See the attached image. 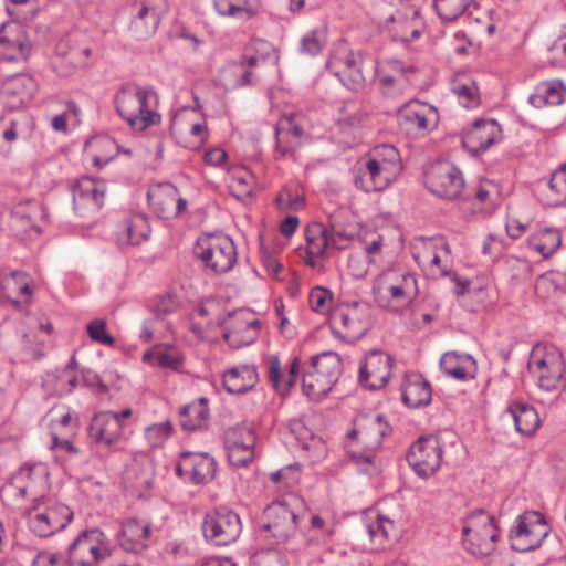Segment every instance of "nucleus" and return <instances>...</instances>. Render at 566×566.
Wrapping results in <instances>:
<instances>
[{
	"label": "nucleus",
	"instance_id": "bb28decb",
	"mask_svg": "<svg viewBox=\"0 0 566 566\" xmlns=\"http://www.w3.org/2000/svg\"><path fill=\"white\" fill-rule=\"evenodd\" d=\"M256 368L252 365H241L226 371L222 377L224 389L232 395H242L251 390L258 382Z\"/></svg>",
	"mask_w": 566,
	"mask_h": 566
},
{
	"label": "nucleus",
	"instance_id": "393cba45",
	"mask_svg": "<svg viewBox=\"0 0 566 566\" xmlns=\"http://www.w3.org/2000/svg\"><path fill=\"white\" fill-rule=\"evenodd\" d=\"M395 273L387 272L382 274L384 289L388 292L390 300L400 304L409 305L418 296L417 279L411 273H402L395 282H391V276Z\"/></svg>",
	"mask_w": 566,
	"mask_h": 566
},
{
	"label": "nucleus",
	"instance_id": "e2e57ef3",
	"mask_svg": "<svg viewBox=\"0 0 566 566\" xmlns=\"http://www.w3.org/2000/svg\"><path fill=\"white\" fill-rule=\"evenodd\" d=\"M90 338L98 344L114 346L115 339L106 331V322L103 319H93L86 326Z\"/></svg>",
	"mask_w": 566,
	"mask_h": 566
},
{
	"label": "nucleus",
	"instance_id": "20e7f679",
	"mask_svg": "<svg viewBox=\"0 0 566 566\" xmlns=\"http://www.w3.org/2000/svg\"><path fill=\"white\" fill-rule=\"evenodd\" d=\"M328 325L334 337L356 343L371 327L369 308L359 302L342 304L329 315Z\"/></svg>",
	"mask_w": 566,
	"mask_h": 566
},
{
	"label": "nucleus",
	"instance_id": "f704fd0d",
	"mask_svg": "<svg viewBox=\"0 0 566 566\" xmlns=\"http://www.w3.org/2000/svg\"><path fill=\"white\" fill-rule=\"evenodd\" d=\"M566 203V165L556 169L546 184L545 205L558 207Z\"/></svg>",
	"mask_w": 566,
	"mask_h": 566
},
{
	"label": "nucleus",
	"instance_id": "de8ad7c7",
	"mask_svg": "<svg viewBox=\"0 0 566 566\" xmlns=\"http://www.w3.org/2000/svg\"><path fill=\"white\" fill-rule=\"evenodd\" d=\"M463 360H471V356L446 353L440 359V368L444 375L463 381L469 378L467 369L462 366Z\"/></svg>",
	"mask_w": 566,
	"mask_h": 566
},
{
	"label": "nucleus",
	"instance_id": "49530a36",
	"mask_svg": "<svg viewBox=\"0 0 566 566\" xmlns=\"http://www.w3.org/2000/svg\"><path fill=\"white\" fill-rule=\"evenodd\" d=\"M178 189L170 184L161 186L158 191L148 192L150 203L161 213H171L176 203Z\"/></svg>",
	"mask_w": 566,
	"mask_h": 566
},
{
	"label": "nucleus",
	"instance_id": "c85d7f7f",
	"mask_svg": "<svg viewBox=\"0 0 566 566\" xmlns=\"http://www.w3.org/2000/svg\"><path fill=\"white\" fill-rule=\"evenodd\" d=\"M430 384L419 375L407 377L401 386V398L409 408H421L431 402Z\"/></svg>",
	"mask_w": 566,
	"mask_h": 566
},
{
	"label": "nucleus",
	"instance_id": "cd10ccee",
	"mask_svg": "<svg viewBox=\"0 0 566 566\" xmlns=\"http://www.w3.org/2000/svg\"><path fill=\"white\" fill-rule=\"evenodd\" d=\"M150 232L148 217L142 213L129 216L117 228L118 240L130 245H139L147 241Z\"/></svg>",
	"mask_w": 566,
	"mask_h": 566
},
{
	"label": "nucleus",
	"instance_id": "09e8293b",
	"mask_svg": "<svg viewBox=\"0 0 566 566\" xmlns=\"http://www.w3.org/2000/svg\"><path fill=\"white\" fill-rule=\"evenodd\" d=\"M474 0H433L437 14L443 21L457 20Z\"/></svg>",
	"mask_w": 566,
	"mask_h": 566
},
{
	"label": "nucleus",
	"instance_id": "a211bd4d",
	"mask_svg": "<svg viewBox=\"0 0 566 566\" xmlns=\"http://www.w3.org/2000/svg\"><path fill=\"white\" fill-rule=\"evenodd\" d=\"M391 431L382 415H359L348 439H356L363 448H380L382 439Z\"/></svg>",
	"mask_w": 566,
	"mask_h": 566
},
{
	"label": "nucleus",
	"instance_id": "5fc2aeb1",
	"mask_svg": "<svg viewBox=\"0 0 566 566\" xmlns=\"http://www.w3.org/2000/svg\"><path fill=\"white\" fill-rule=\"evenodd\" d=\"M326 228L328 230V238L332 242V247L336 249H343V243L353 240L355 237L353 230L340 223L338 216H332L329 218V224Z\"/></svg>",
	"mask_w": 566,
	"mask_h": 566
},
{
	"label": "nucleus",
	"instance_id": "4468645a",
	"mask_svg": "<svg viewBox=\"0 0 566 566\" xmlns=\"http://www.w3.org/2000/svg\"><path fill=\"white\" fill-rule=\"evenodd\" d=\"M128 426L119 422L115 411L105 410L97 412L90 426L91 439L109 449H115L118 443L127 439Z\"/></svg>",
	"mask_w": 566,
	"mask_h": 566
},
{
	"label": "nucleus",
	"instance_id": "72a5a7b5",
	"mask_svg": "<svg viewBox=\"0 0 566 566\" xmlns=\"http://www.w3.org/2000/svg\"><path fill=\"white\" fill-rule=\"evenodd\" d=\"M451 92L465 108H474L480 104L476 83L468 76H458L450 84Z\"/></svg>",
	"mask_w": 566,
	"mask_h": 566
},
{
	"label": "nucleus",
	"instance_id": "7ed1b4c3",
	"mask_svg": "<svg viewBox=\"0 0 566 566\" xmlns=\"http://www.w3.org/2000/svg\"><path fill=\"white\" fill-rule=\"evenodd\" d=\"M301 502V499L292 495L269 504L264 510V522L260 526V534L276 544L291 538L296 532L300 518L294 507Z\"/></svg>",
	"mask_w": 566,
	"mask_h": 566
},
{
	"label": "nucleus",
	"instance_id": "338daca9",
	"mask_svg": "<svg viewBox=\"0 0 566 566\" xmlns=\"http://www.w3.org/2000/svg\"><path fill=\"white\" fill-rule=\"evenodd\" d=\"M6 284H13L21 294L30 297L32 295L31 279L25 272L13 271L10 274V279L6 281Z\"/></svg>",
	"mask_w": 566,
	"mask_h": 566
},
{
	"label": "nucleus",
	"instance_id": "5701e85b",
	"mask_svg": "<svg viewBox=\"0 0 566 566\" xmlns=\"http://www.w3.org/2000/svg\"><path fill=\"white\" fill-rule=\"evenodd\" d=\"M35 91V81L23 73L6 77L1 86L2 97L12 108H18L29 103Z\"/></svg>",
	"mask_w": 566,
	"mask_h": 566
},
{
	"label": "nucleus",
	"instance_id": "39448f33",
	"mask_svg": "<svg viewBox=\"0 0 566 566\" xmlns=\"http://www.w3.org/2000/svg\"><path fill=\"white\" fill-rule=\"evenodd\" d=\"M206 271L224 274L237 263V248L233 240L224 234L205 235L197 240L193 250Z\"/></svg>",
	"mask_w": 566,
	"mask_h": 566
},
{
	"label": "nucleus",
	"instance_id": "79ce46f5",
	"mask_svg": "<svg viewBox=\"0 0 566 566\" xmlns=\"http://www.w3.org/2000/svg\"><path fill=\"white\" fill-rule=\"evenodd\" d=\"M440 250L448 252V244L443 238H421L412 245V255L419 265L427 266L429 259Z\"/></svg>",
	"mask_w": 566,
	"mask_h": 566
},
{
	"label": "nucleus",
	"instance_id": "ea45409f",
	"mask_svg": "<svg viewBox=\"0 0 566 566\" xmlns=\"http://www.w3.org/2000/svg\"><path fill=\"white\" fill-rule=\"evenodd\" d=\"M145 363L155 361L158 366L177 370L184 363L182 355L174 347H156L143 355Z\"/></svg>",
	"mask_w": 566,
	"mask_h": 566
},
{
	"label": "nucleus",
	"instance_id": "774afa93",
	"mask_svg": "<svg viewBox=\"0 0 566 566\" xmlns=\"http://www.w3.org/2000/svg\"><path fill=\"white\" fill-rule=\"evenodd\" d=\"M260 258L269 274L276 276L280 273L282 265L270 248L261 244Z\"/></svg>",
	"mask_w": 566,
	"mask_h": 566
},
{
	"label": "nucleus",
	"instance_id": "864d4df0",
	"mask_svg": "<svg viewBox=\"0 0 566 566\" xmlns=\"http://www.w3.org/2000/svg\"><path fill=\"white\" fill-rule=\"evenodd\" d=\"M564 277L562 272H546L539 275L535 282V292L541 298H549L560 287V279Z\"/></svg>",
	"mask_w": 566,
	"mask_h": 566
},
{
	"label": "nucleus",
	"instance_id": "13d9d810",
	"mask_svg": "<svg viewBox=\"0 0 566 566\" xmlns=\"http://www.w3.org/2000/svg\"><path fill=\"white\" fill-rule=\"evenodd\" d=\"M332 74L350 91H358L364 86L365 78L363 76L361 65L354 66L348 70L338 67L335 69V73Z\"/></svg>",
	"mask_w": 566,
	"mask_h": 566
},
{
	"label": "nucleus",
	"instance_id": "9b49d317",
	"mask_svg": "<svg viewBox=\"0 0 566 566\" xmlns=\"http://www.w3.org/2000/svg\"><path fill=\"white\" fill-rule=\"evenodd\" d=\"M442 455V441L436 436H427L412 443L407 461L418 476L427 479L441 467Z\"/></svg>",
	"mask_w": 566,
	"mask_h": 566
},
{
	"label": "nucleus",
	"instance_id": "bf43d9fd",
	"mask_svg": "<svg viewBox=\"0 0 566 566\" xmlns=\"http://www.w3.org/2000/svg\"><path fill=\"white\" fill-rule=\"evenodd\" d=\"M172 426L169 421L154 423L145 429V438L150 448H158L170 437Z\"/></svg>",
	"mask_w": 566,
	"mask_h": 566
},
{
	"label": "nucleus",
	"instance_id": "dca6fc26",
	"mask_svg": "<svg viewBox=\"0 0 566 566\" xmlns=\"http://www.w3.org/2000/svg\"><path fill=\"white\" fill-rule=\"evenodd\" d=\"M217 472V462L207 452L184 451L176 465V473L180 478L189 479L193 484H207L213 480Z\"/></svg>",
	"mask_w": 566,
	"mask_h": 566
},
{
	"label": "nucleus",
	"instance_id": "0e129e2a",
	"mask_svg": "<svg viewBox=\"0 0 566 566\" xmlns=\"http://www.w3.org/2000/svg\"><path fill=\"white\" fill-rule=\"evenodd\" d=\"M344 111L345 115L339 119L342 126L356 127L361 124L366 116L355 102L347 103Z\"/></svg>",
	"mask_w": 566,
	"mask_h": 566
},
{
	"label": "nucleus",
	"instance_id": "0eeeda50",
	"mask_svg": "<svg viewBox=\"0 0 566 566\" xmlns=\"http://www.w3.org/2000/svg\"><path fill=\"white\" fill-rule=\"evenodd\" d=\"M531 374L537 378L541 389L553 391L557 388L565 371L562 353L554 346H536L527 363Z\"/></svg>",
	"mask_w": 566,
	"mask_h": 566
},
{
	"label": "nucleus",
	"instance_id": "f3484780",
	"mask_svg": "<svg viewBox=\"0 0 566 566\" xmlns=\"http://www.w3.org/2000/svg\"><path fill=\"white\" fill-rule=\"evenodd\" d=\"M502 139V129L495 119H476L462 135V147L479 156Z\"/></svg>",
	"mask_w": 566,
	"mask_h": 566
},
{
	"label": "nucleus",
	"instance_id": "052dcab7",
	"mask_svg": "<svg viewBox=\"0 0 566 566\" xmlns=\"http://www.w3.org/2000/svg\"><path fill=\"white\" fill-rule=\"evenodd\" d=\"M333 298V294L328 289L315 286L308 295V305L316 313H324L328 310V305Z\"/></svg>",
	"mask_w": 566,
	"mask_h": 566
},
{
	"label": "nucleus",
	"instance_id": "2f4dec72",
	"mask_svg": "<svg viewBox=\"0 0 566 566\" xmlns=\"http://www.w3.org/2000/svg\"><path fill=\"white\" fill-rule=\"evenodd\" d=\"M512 417L515 430L523 436L533 434L539 427V417L536 409L521 401H513L506 410Z\"/></svg>",
	"mask_w": 566,
	"mask_h": 566
},
{
	"label": "nucleus",
	"instance_id": "6e6d98bb",
	"mask_svg": "<svg viewBox=\"0 0 566 566\" xmlns=\"http://www.w3.org/2000/svg\"><path fill=\"white\" fill-rule=\"evenodd\" d=\"M384 96L396 97L410 85V78L394 77L391 75H375Z\"/></svg>",
	"mask_w": 566,
	"mask_h": 566
},
{
	"label": "nucleus",
	"instance_id": "3c124183",
	"mask_svg": "<svg viewBox=\"0 0 566 566\" xmlns=\"http://www.w3.org/2000/svg\"><path fill=\"white\" fill-rule=\"evenodd\" d=\"M260 325H261V323L259 319H252V321L244 323V329H245L244 336L241 337L239 331H235V329L224 332L223 336L230 343L231 346H234V347L248 346V345L254 343L255 339L258 338Z\"/></svg>",
	"mask_w": 566,
	"mask_h": 566
},
{
	"label": "nucleus",
	"instance_id": "f8f14e48",
	"mask_svg": "<svg viewBox=\"0 0 566 566\" xmlns=\"http://www.w3.org/2000/svg\"><path fill=\"white\" fill-rule=\"evenodd\" d=\"M426 185L439 198L454 200L464 188L462 172L450 161L433 164L426 174Z\"/></svg>",
	"mask_w": 566,
	"mask_h": 566
},
{
	"label": "nucleus",
	"instance_id": "a19ab883",
	"mask_svg": "<svg viewBox=\"0 0 566 566\" xmlns=\"http://www.w3.org/2000/svg\"><path fill=\"white\" fill-rule=\"evenodd\" d=\"M304 135V130L300 125H293L289 123V128L275 127V159H281L291 155L296 145L290 140H284L285 137L292 136L294 138H301Z\"/></svg>",
	"mask_w": 566,
	"mask_h": 566
},
{
	"label": "nucleus",
	"instance_id": "8fccbe9b",
	"mask_svg": "<svg viewBox=\"0 0 566 566\" xmlns=\"http://www.w3.org/2000/svg\"><path fill=\"white\" fill-rule=\"evenodd\" d=\"M367 166V172L369 174V179L371 180L367 187L378 188L381 190L386 189L389 185L394 182L397 178L395 174L386 169L387 167L378 164L370 157L365 161Z\"/></svg>",
	"mask_w": 566,
	"mask_h": 566
},
{
	"label": "nucleus",
	"instance_id": "37998d69",
	"mask_svg": "<svg viewBox=\"0 0 566 566\" xmlns=\"http://www.w3.org/2000/svg\"><path fill=\"white\" fill-rule=\"evenodd\" d=\"M226 443L228 451L237 447L242 453L254 452L255 436L253 430L248 427H233L227 433Z\"/></svg>",
	"mask_w": 566,
	"mask_h": 566
},
{
	"label": "nucleus",
	"instance_id": "6e6552de",
	"mask_svg": "<svg viewBox=\"0 0 566 566\" xmlns=\"http://www.w3.org/2000/svg\"><path fill=\"white\" fill-rule=\"evenodd\" d=\"M202 533L210 543L217 546H227L240 537L242 521L237 512L221 506L206 513Z\"/></svg>",
	"mask_w": 566,
	"mask_h": 566
},
{
	"label": "nucleus",
	"instance_id": "69168bd1",
	"mask_svg": "<svg viewBox=\"0 0 566 566\" xmlns=\"http://www.w3.org/2000/svg\"><path fill=\"white\" fill-rule=\"evenodd\" d=\"M302 367L301 360L298 357H295L289 369V374L286 376L283 375L282 377V386L281 388H276V391L281 395H285L290 391V389L296 384V379L298 374H302Z\"/></svg>",
	"mask_w": 566,
	"mask_h": 566
},
{
	"label": "nucleus",
	"instance_id": "9d476101",
	"mask_svg": "<svg viewBox=\"0 0 566 566\" xmlns=\"http://www.w3.org/2000/svg\"><path fill=\"white\" fill-rule=\"evenodd\" d=\"M69 558L78 566H95L109 556L106 535L99 528L83 531L69 546Z\"/></svg>",
	"mask_w": 566,
	"mask_h": 566
},
{
	"label": "nucleus",
	"instance_id": "6ab92c4d",
	"mask_svg": "<svg viewBox=\"0 0 566 566\" xmlns=\"http://www.w3.org/2000/svg\"><path fill=\"white\" fill-rule=\"evenodd\" d=\"M397 119L399 126L407 133L420 135L437 125L438 113L434 107L413 102L398 111Z\"/></svg>",
	"mask_w": 566,
	"mask_h": 566
},
{
	"label": "nucleus",
	"instance_id": "4be33fe9",
	"mask_svg": "<svg viewBox=\"0 0 566 566\" xmlns=\"http://www.w3.org/2000/svg\"><path fill=\"white\" fill-rule=\"evenodd\" d=\"M366 532L376 548L391 546L400 537V528L387 514L370 512L364 520Z\"/></svg>",
	"mask_w": 566,
	"mask_h": 566
},
{
	"label": "nucleus",
	"instance_id": "f03ea898",
	"mask_svg": "<svg viewBox=\"0 0 566 566\" xmlns=\"http://www.w3.org/2000/svg\"><path fill=\"white\" fill-rule=\"evenodd\" d=\"M500 537L497 520L489 512L479 509L463 521L462 541L468 553L475 557L490 556L496 548Z\"/></svg>",
	"mask_w": 566,
	"mask_h": 566
},
{
	"label": "nucleus",
	"instance_id": "a18cd8bd",
	"mask_svg": "<svg viewBox=\"0 0 566 566\" xmlns=\"http://www.w3.org/2000/svg\"><path fill=\"white\" fill-rule=\"evenodd\" d=\"M327 42L325 27L316 28L305 33L300 41V53L310 56L318 55Z\"/></svg>",
	"mask_w": 566,
	"mask_h": 566
},
{
	"label": "nucleus",
	"instance_id": "c756f323",
	"mask_svg": "<svg viewBox=\"0 0 566 566\" xmlns=\"http://www.w3.org/2000/svg\"><path fill=\"white\" fill-rule=\"evenodd\" d=\"M303 367L313 370L319 375H324L323 384H336L343 369L342 359L335 352H323L317 355H313L308 364H304Z\"/></svg>",
	"mask_w": 566,
	"mask_h": 566
},
{
	"label": "nucleus",
	"instance_id": "c9c22d12",
	"mask_svg": "<svg viewBox=\"0 0 566 566\" xmlns=\"http://www.w3.org/2000/svg\"><path fill=\"white\" fill-rule=\"evenodd\" d=\"M306 254L312 258L322 256L327 247H332L327 228L321 222L310 224L305 230Z\"/></svg>",
	"mask_w": 566,
	"mask_h": 566
},
{
	"label": "nucleus",
	"instance_id": "b1692460",
	"mask_svg": "<svg viewBox=\"0 0 566 566\" xmlns=\"http://www.w3.org/2000/svg\"><path fill=\"white\" fill-rule=\"evenodd\" d=\"M151 533V525L149 523L130 518L122 526L120 546L126 552H142L150 545Z\"/></svg>",
	"mask_w": 566,
	"mask_h": 566
},
{
	"label": "nucleus",
	"instance_id": "680f3d73",
	"mask_svg": "<svg viewBox=\"0 0 566 566\" xmlns=\"http://www.w3.org/2000/svg\"><path fill=\"white\" fill-rule=\"evenodd\" d=\"M53 391L57 396L71 394L80 384L77 376L67 373V369L60 370L53 378Z\"/></svg>",
	"mask_w": 566,
	"mask_h": 566
},
{
	"label": "nucleus",
	"instance_id": "f257e3e1",
	"mask_svg": "<svg viewBox=\"0 0 566 566\" xmlns=\"http://www.w3.org/2000/svg\"><path fill=\"white\" fill-rule=\"evenodd\" d=\"M157 103V93L151 86H142L135 82L122 84L114 95L116 113L137 132L160 123V114L156 112Z\"/></svg>",
	"mask_w": 566,
	"mask_h": 566
},
{
	"label": "nucleus",
	"instance_id": "e433bc0d",
	"mask_svg": "<svg viewBox=\"0 0 566 566\" xmlns=\"http://www.w3.org/2000/svg\"><path fill=\"white\" fill-rule=\"evenodd\" d=\"M324 375L313 373L306 367H302V389L303 394L311 400L317 401L324 398L335 384H323Z\"/></svg>",
	"mask_w": 566,
	"mask_h": 566
},
{
	"label": "nucleus",
	"instance_id": "1a4fd4ad",
	"mask_svg": "<svg viewBox=\"0 0 566 566\" xmlns=\"http://www.w3.org/2000/svg\"><path fill=\"white\" fill-rule=\"evenodd\" d=\"M515 523L510 532V539L512 549L517 552L538 548L551 531L544 515L537 511L518 515Z\"/></svg>",
	"mask_w": 566,
	"mask_h": 566
},
{
	"label": "nucleus",
	"instance_id": "c03bdc74",
	"mask_svg": "<svg viewBox=\"0 0 566 566\" xmlns=\"http://www.w3.org/2000/svg\"><path fill=\"white\" fill-rule=\"evenodd\" d=\"M369 157L378 164L387 167L386 169L396 176H398L401 171L400 154L398 149L392 145L382 144L375 147L369 154Z\"/></svg>",
	"mask_w": 566,
	"mask_h": 566
},
{
	"label": "nucleus",
	"instance_id": "603ef678",
	"mask_svg": "<svg viewBox=\"0 0 566 566\" xmlns=\"http://www.w3.org/2000/svg\"><path fill=\"white\" fill-rule=\"evenodd\" d=\"M413 72L411 66L397 59H385L376 63L375 75H391L394 77L409 78Z\"/></svg>",
	"mask_w": 566,
	"mask_h": 566
},
{
	"label": "nucleus",
	"instance_id": "412c9836",
	"mask_svg": "<svg viewBox=\"0 0 566 566\" xmlns=\"http://www.w3.org/2000/svg\"><path fill=\"white\" fill-rule=\"evenodd\" d=\"M106 186L91 178H82L73 188L74 210L86 217L96 213L104 206Z\"/></svg>",
	"mask_w": 566,
	"mask_h": 566
},
{
	"label": "nucleus",
	"instance_id": "aec40b11",
	"mask_svg": "<svg viewBox=\"0 0 566 566\" xmlns=\"http://www.w3.org/2000/svg\"><path fill=\"white\" fill-rule=\"evenodd\" d=\"M160 1L143 0L133 6L129 31L136 40H146L155 34L160 22Z\"/></svg>",
	"mask_w": 566,
	"mask_h": 566
},
{
	"label": "nucleus",
	"instance_id": "4c0bfd02",
	"mask_svg": "<svg viewBox=\"0 0 566 566\" xmlns=\"http://www.w3.org/2000/svg\"><path fill=\"white\" fill-rule=\"evenodd\" d=\"M214 9L222 17L249 20L256 14L250 0H213Z\"/></svg>",
	"mask_w": 566,
	"mask_h": 566
},
{
	"label": "nucleus",
	"instance_id": "4d7b16f0",
	"mask_svg": "<svg viewBox=\"0 0 566 566\" xmlns=\"http://www.w3.org/2000/svg\"><path fill=\"white\" fill-rule=\"evenodd\" d=\"M358 65H361L360 60L347 48L337 49L326 63V67L331 73H335V69L338 67L348 70Z\"/></svg>",
	"mask_w": 566,
	"mask_h": 566
},
{
	"label": "nucleus",
	"instance_id": "a878e982",
	"mask_svg": "<svg viewBox=\"0 0 566 566\" xmlns=\"http://www.w3.org/2000/svg\"><path fill=\"white\" fill-rule=\"evenodd\" d=\"M565 101L566 85L558 78L538 83L528 96L530 104L536 108L562 105Z\"/></svg>",
	"mask_w": 566,
	"mask_h": 566
},
{
	"label": "nucleus",
	"instance_id": "2eb2a0df",
	"mask_svg": "<svg viewBox=\"0 0 566 566\" xmlns=\"http://www.w3.org/2000/svg\"><path fill=\"white\" fill-rule=\"evenodd\" d=\"M31 51V41L25 28L11 20L0 25V60L17 62L25 60Z\"/></svg>",
	"mask_w": 566,
	"mask_h": 566
},
{
	"label": "nucleus",
	"instance_id": "473e14b6",
	"mask_svg": "<svg viewBox=\"0 0 566 566\" xmlns=\"http://www.w3.org/2000/svg\"><path fill=\"white\" fill-rule=\"evenodd\" d=\"M179 416V422L184 430L195 431L202 429L209 417L206 399L201 398L198 401L184 406Z\"/></svg>",
	"mask_w": 566,
	"mask_h": 566
},
{
	"label": "nucleus",
	"instance_id": "58836bf2",
	"mask_svg": "<svg viewBox=\"0 0 566 566\" xmlns=\"http://www.w3.org/2000/svg\"><path fill=\"white\" fill-rule=\"evenodd\" d=\"M379 448H363L360 451H352L350 459L360 473L377 475L382 470V461L378 457Z\"/></svg>",
	"mask_w": 566,
	"mask_h": 566
},
{
	"label": "nucleus",
	"instance_id": "7c9ffc66",
	"mask_svg": "<svg viewBox=\"0 0 566 566\" xmlns=\"http://www.w3.org/2000/svg\"><path fill=\"white\" fill-rule=\"evenodd\" d=\"M562 245V233L554 227H544L527 238V247L543 259L551 258Z\"/></svg>",
	"mask_w": 566,
	"mask_h": 566
},
{
	"label": "nucleus",
	"instance_id": "ddd939ff",
	"mask_svg": "<svg viewBox=\"0 0 566 566\" xmlns=\"http://www.w3.org/2000/svg\"><path fill=\"white\" fill-rule=\"evenodd\" d=\"M394 358L380 349H373L365 355L359 367V382L370 390H379L391 377Z\"/></svg>",
	"mask_w": 566,
	"mask_h": 566
},
{
	"label": "nucleus",
	"instance_id": "423d86ee",
	"mask_svg": "<svg viewBox=\"0 0 566 566\" xmlns=\"http://www.w3.org/2000/svg\"><path fill=\"white\" fill-rule=\"evenodd\" d=\"M34 514L29 516V528L39 537H50L63 531L73 520V511L65 504L44 497L34 500Z\"/></svg>",
	"mask_w": 566,
	"mask_h": 566
}]
</instances>
